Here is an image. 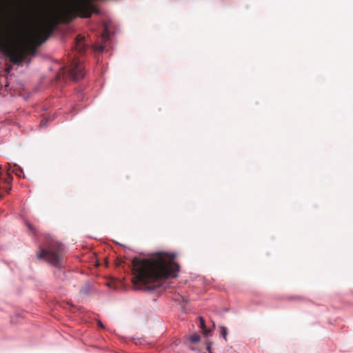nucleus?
Masks as SVG:
<instances>
[{"instance_id": "1", "label": "nucleus", "mask_w": 353, "mask_h": 353, "mask_svg": "<svg viewBox=\"0 0 353 353\" xmlns=\"http://www.w3.org/2000/svg\"><path fill=\"white\" fill-rule=\"evenodd\" d=\"M56 23L48 17L34 26L26 37L19 28L11 23L0 26V50L16 63H21L28 54H33L36 46L44 42L53 31Z\"/></svg>"}, {"instance_id": "2", "label": "nucleus", "mask_w": 353, "mask_h": 353, "mask_svg": "<svg viewBox=\"0 0 353 353\" xmlns=\"http://www.w3.org/2000/svg\"><path fill=\"white\" fill-rule=\"evenodd\" d=\"M175 257V254L161 252L146 259L134 258L132 262L134 287L153 290L159 286L162 280L176 277L179 267L174 261Z\"/></svg>"}, {"instance_id": "3", "label": "nucleus", "mask_w": 353, "mask_h": 353, "mask_svg": "<svg viewBox=\"0 0 353 353\" xmlns=\"http://www.w3.org/2000/svg\"><path fill=\"white\" fill-rule=\"evenodd\" d=\"M64 256L63 245L56 241H52L47 248H41L37 254L39 259H45L48 263L54 266L60 265Z\"/></svg>"}, {"instance_id": "4", "label": "nucleus", "mask_w": 353, "mask_h": 353, "mask_svg": "<svg viewBox=\"0 0 353 353\" xmlns=\"http://www.w3.org/2000/svg\"><path fill=\"white\" fill-rule=\"evenodd\" d=\"M85 75L84 66L80 60L74 59L70 63V68H61L56 76V81H64L68 79L77 81Z\"/></svg>"}, {"instance_id": "5", "label": "nucleus", "mask_w": 353, "mask_h": 353, "mask_svg": "<svg viewBox=\"0 0 353 353\" xmlns=\"http://www.w3.org/2000/svg\"><path fill=\"white\" fill-rule=\"evenodd\" d=\"M76 10L84 18H90L92 13L99 11L88 0H77L74 4Z\"/></svg>"}, {"instance_id": "6", "label": "nucleus", "mask_w": 353, "mask_h": 353, "mask_svg": "<svg viewBox=\"0 0 353 353\" xmlns=\"http://www.w3.org/2000/svg\"><path fill=\"white\" fill-rule=\"evenodd\" d=\"M83 40L84 37L80 35L77 36L76 38L74 49L80 54L83 53L85 49V45L83 44Z\"/></svg>"}, {"instance_id": "7", "label": "nucleus", "mask_w": 353, "mask_h": 353, "mask_svg": "<svg viewBox=\"0 0 353 353\" xmlns=\"http://www.w3.org/2000/svg\"><path fill=\"white\" fill-rule=\"evenodd\" d=\"M201 336L198 334H194L190 336V341L192 343H197L200 341Z\"/></svg>"}, {"instance_id": "8", "label": "nucleus", "mask_w": 353, "mask_h": 353, "mask_svg": "<svg viewBox=\"0 0 353 353\" xmlns=\"http://www.w3.org/2000/svg\"><path fill=\"white\" fill-rule=\"evenodd\" d=\"M200 322H201V327L203 330V332L205 334H208L210 331L207 330L205 329V321L203 317H200Z\"/></svg>"}, {"instance_id": "9", "label": "nucleus", "mask_w": 353, "mask_h": 353, "mask_svg": "<svg viewBox=\"0 0 353 353\" xmlns=\"http://www.w3.org/2000/svg\"><path fill=\"white\" fill-rule=\"evenodd\" d=\"M220 330H221V334L222 336L226 341L227 340V334H228L226 327L221 326V327H220Z\"/></svg>"}, {"instance_id": "10", "label": "nucleus", "mask_w": 353, "mask_h": 353, "mask_svg": "<svg viewBox=\"0 0 353 353\" xmlns=\"http://www.w3.org/2000/svg\"><path fill=\"white\" fill-rule=\"evenodd\" d=\"M7 177L4 179V181L7 183H9L12 179V176L10 174H7Z\"/></svg>"}, {"instance_id": "11", "label": "nucleus", "mask_w": 353, "mask_h": 353, "mask_svg": "<svg viewBox=\"0 0 353 353\" xmlns=\"http://www.w3.org/2000/svg\"><path fill=\"white\" fill-rule=\"evenodd\" d=\"M46 122H47L46 121L42 120V121L41 122L40 125H41H41H46Z\"/></svg>"}, {"instance_id": "12", "label": "nucleus", "mask_w": 353, "mask_h": 353, "mask_svg": "<svg viewBox=\"0 0 353 353\" xmlns=\"http://www.w3.org/2000/svg\"><path fill=\"white\" fill-rule=\"evenodd\" d=\"M98 325H99V326H100V327H103V324H102V323H101V322H100V321L98 323Z\"/></svg>"}, {"instance_id": "13", "label": "nucleus", "mask_w": 353, "mask_h": 353, "mask_svg": "<svg viewBox=\"0 0 353 353\" xmlns=\"http://www.w3.org/2000/svg\"><path fill=\"white\" fill-rule=\"evenodd\" d=\"M28 226L30 230H32V227L30 224H28Z\"/></svg>"}, {"instance_id": "14", "label": "nucleus", "mask_w": 353, "mask_h": 353, "mask_svg": "<svg viewBox=\"0 0 353 353\" xmlns=\"http://www.w3.org/2000/svg\"><path fill=\"white\" fill-rule=\"evenodd\" d=\"M182 299H183V301H185V302H187V301H187L185 298H183V297H182Z\"/></svg>"}, {"instance_id": "15", "label": "nucleus", "mask_w": 353, "mask_h": 353, "mask_svg": "<svg viewBox=\"0 0 353 353\" xmlns=\"http://www.w3.org/2000/svg\"><path fill=\"white\" fill-rule=\"evenodd\" d=\"M1 196H1V194H0V199L1 198Z\"/></svg>"}]
</instances>
